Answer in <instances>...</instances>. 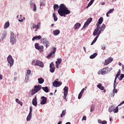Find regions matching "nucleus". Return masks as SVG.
Returning a JSON list of instances; mask_svg holds the SVG:
<instances>
[{
  "mask_svg": "<svg viewBox=\"0 0 124 124\" xmlns=\"http://www.w3.org/2000/svg\"><path fill=\"white\" fill-rule=\"evenodd\" d=\"M106 28V26H105V24H103L102 26L100 27H96V29L94 30L93 32V36H96L94 38L93 40L92 41V42L91 44V45H93V44L95 42H96V41L97 40V38L99 37V35H100V34L102 32H103L104 31V30H105V28Z\"/></svg>",
  "mask_w": 124,
  "mask_h": 124,
  "instance_id": "nucleus-1",
  "label": "nucleus"
},
{
  "mask_svg": "<svg viewBox=\"0 0 124 124\" xmlns=\"http://www.w3.org/2000/svg\"><path fill=\"white\" fill-rule=\"evenodd\" d=\"M58 13L62 17H66V15H69L71 12L64 4H61L58 10Z\"/></svg>",
  "mask_w": 124,
  "mask_h": 124,
  "instance_id": "nucleus-2",
  "label": "nucleus"
},
{
  "mask_svg": "<svg viewBox=\"0 0 124 124\" xmlns=\"http://www.w3.org/2000/svg\"><path fill=\"white\" fill-rule=\"evenodd\" d=\"M31 64L35 65V66H40V67H44V63L43 62L39 60H32Z\"/></svg>",
  "mask_w": 124,
  "mask_h": 124,
  "instance_id": "nucleus-3",
  "label": "nucleus"
},
{
  "mask_svg": "<svg viewBox=\"0 0 124 124\" xmlns=\"http://www.w3.org/2000/svg\"><path fill=\"white\" fill-rule=\"evenodd\" d=\"M108 69H109V67H105L103 69H101L98 72L97 74L98 75H106V74H108Z\"/></svg>",
  "mask_w": 124,
  "mask_h": 124,
  "instance_id": "nucleus-4",
  "label": "nucleus"
},
{
  "mask_svg": "<svg viewBox=\"0 0 124 124\" xmlns=\"http://www.w3.org/2000/svg\"><path fill=\"white\" fill-rule=\"evenodd\" d=\"M17 41V39L16 38V35L13 33V32H11V36H10V43H11L12 45H14L15 43H16Z\"/></svg>",
  "mask_w": 124,
  "mask_h": 124,
  "instance_id": "nucleus-5",
  "label": "nucleus"
},
{
  "mask_svg": "<svg viewBox=\"0 0 124 124\" xmlns=\"http://www.w3.org/2000/svg\"><path fill=\"white\" fill-rule=\"evenodd\" d=\"M108 112L111 113V112H113V113H118L119 112V107H116L115 108V105H112L108 108Z\"/></svg>",
  "mask_w": 124,
  "mask_h": 124,
  "instance_id": "nucleus-6",
  "label": "nucleus"
},
{
  "mask_svg": "<svg viewBox=\"0 0 124 124\" xmlns=\"http://www.w3.org/2000/svg\"><path fill=\"white\" fill-rule=\"evenodd\" d=\"M41 43L43 44L44 46H46V48H48L50 46V42H48V40L46 38H43L41 40Z\"/></svg>",
  "mask_w": 124,
  "mask_h": 124,
  "instance_id": "nucleus-7",
  "label": "nucleus"
},
{
  "mask_svg": "<svg viewBox=\"0 0 124 124\" xmlns=\"http://www.w3.org/2000/svg\"><path fill=\"white\" fill-rule=\"evenodd\" d=\"M7 61L10 64V67L11 68L13 66V64H14V59L12 58V56L9 55L7 58Z\"/></svg>",
  "mask_w": 124,
  "mask_h": 124,
  "instance_id": "nucleus-8",
  "label": "nucleus"
},
{
  "mask_svg": "<svg viewBox=\"0 0 124 124\" xmlns=\"http://www.w3.org/2000/svg\"><path fill=\"white\" fill-rule=\"evenodd\" d=\"M63 98L65 99V100H66V96H67V94H68V87L65 86L63 89Z\"/></svg>",
  "mask_w": 124,
  "mask_h": 124,
  "instance_id": "nucleus-9",
  "label": "nucleus"
},
{
  "mask_svg": "<svg viewBox=\"0 0 124 124\" xmlns=\"http://www.w3.org/2000/svg\"><path fill=\"white\" fill-rule=\"evenodd\" d=\"M62 81H57V80H55L53 82V86L55 87V88H57L58 87H60V86H62Z\"/></svg>",
  "mask_w": 124,
  "mask_h": 124,
  "instance_id": "nucleus-10",
  "label": "nucleus"
},
{
  "mask_svg": "<svg viewBox=\"0 0 124 124\" xmlns=\"http://www.w3.org/2000/svg\"><path fill=\"white\" fill-rule=\"evenodd\" d=\"M41 99H42V101L40 102V104H41V105H44L47 103V97L43 96L41 97Z\"/></svg>",
  "mask_w": 124,
  "mask_h": 124,
  "instance_id": "nucleus-11",
  "label": "nucleus"
},
{
  "mask_svg": "<svg viewBox=\"0 0 124 124\" xmlns=\"http://www.w3.org/2000/svg\"><path fill=\"white\" fill-rule=\"evenodd\" d=\"M113 62V58H112V57H109L105 60L104 65H107V64H109V63H110V62Z\"/></svg>",
  "mask_w": 124,
  "mask_h": 124,
  "instance_id": "nucleus-12",
  "label": "nucleus"
},
{
  "mask_svg": "<svg viewBox=\"0 0 124 124\" xmlns=\"http://www.w3.org/2000/svg\"><path fill=\"white\" fill-rule=\"evenodd\" d=\"M32 104L35 107H36L37 106V99L36 98V96L34 97V98L32 100Z\"/></svg>",
  "mask_w": 124,
  "mask_h": 124,
  "instance_id": "nucleus-13",
  "label": "nucleus"
},
{
  "mask_svg": "<svg viewBox=\"0 0 124 124\" xmlns=\"http://www.w3.org/2000/svg\"><path fill=\"white\" fill-rule=\"evenodd\" d=\"M97 87L99 90H101V91H104V93H106V90L104 89V87L102 86V84L101 83H99L97 85Z\"/></svg>",
  "mask_w": 124,
  "mask_h": 124,
  "instance_id": "nucleus-14",
  "label": "nucleus"
},
{
  "mask_svg": "<svg viewBox=\"0 0 124 124\" xmlns=\"http://www.w3.org/2000/svg\"><path fill=\"white\" fill-rule=\"evenodd\" d=\"M103 22V17H101L98 19V22L96 24V27H100V25L102 24Z\"/></svg>",
  "mask_w": 124,
  "mask_h": 124,
  "instance_id": "nucleus-15",
  "label": "nucleus"
},
{
  "mask_svg": "<svg viewBox=\"0 0 124 124\" xmlns=\"http://www.w3.org/2000/svg\"><path fill=\"white\" fill-rule=\"evenodd\" d=\"M41 38H42V37L41 36V35H39V36H34L32 38V41H34V40H39L40 39H41Z\"/></svg>",
  "mask_w": 124,
  "mask_h": 124,
  "instance_id": "nucleus-16",
  "label": "nucleus"
},
{
  "mask_svg": "<svg viewBox=\"0 0 124 124\" xmlns=\"http://www.w3.org/2000/svg\"><path fill=\"white\" fill-rule=\"evenodd\" d=\"M42 89V86L41 85H35L34 86V89L36 90L38 92H39L40 90Z\"/></svg>",
  "mask_w": 124,
  "mask_h": 124,
  "instance_id": "nucleus-17",
  "label": "nucleus"
},
{
  "mask_svg": "<svg viewBox=\"0 0 124 124\" xmlns=\"http://www.w3.org/2000/svg\"><path fill=\"white\" fill-rule=\"evenodd\" d=\"M32 116V114L29 113L26 118L27 122H30V121L31 120Z\"/></svg>",
  "mask_w": 124,
  "mask_h": 124,
  "instance_id": "nucleus-18",
  "label": "nucleus"
},
{
  "mask_svg": "<svg viewBox=\"0 0 124 124\" xmlns=\"http://www.w3.org/2000/svg\"><path fill=\"white\" fill-rule=\"evenodd\" d=\"M7 35V32L6 31H4L1 35V39H2V40H3V39H5Z\"/></svg>",
  "mask_w": 124,
  "mask_h": 124,
  "instance_id": "nucleus-19",
  "label": "nucleus"
},
{
  "mask_svg": "<svg viewBox=\"0 0 124 124\" xmlns=\"http://www.w3.org/2000/svg\"><path fill=\"white\" fill-rule=\"evenodd\" d=\"M53 31V34L55 36L59 35V33H60L61 32V31H60V30H54Z\"/></svg>",
  "mask_w": 124,
  "mask_h": 124,
  "instance_id": "nucleus-20",
  "label": "nucleus"
},
{
  "mask_svg": "<svg viewBox=\"0 0 124 124\" xmlns=\"http://www.w3.org/2000/svg\"><path fill=\"white\" fill-rule=\"evenodd\" d=\"M42 89L43 90V91H44V92H45V93H49V88H48V87L46 86V87H42Z\"/></svg>",
  "mask_w": 124,
  "mask_h": 124,
  "instance_id": "nucleus-21",
  "label": "nucleus"
},
{
  "mask_svg": "<svg viewBox=\"0 0 124 124\" xmlns=\"http://www.w3.org/2000/svg\"><path fill=\"white\" fill-rule=\"evenodd\" d=\"M39 26H40V22L38 23L37 25L33 24L32 27L33 29H39Z\"/></svg>",
  "mask_w": 124,
  "mask_h": 124,
  "instance_id": "nucleus-22",
  "label": "nucleus"
},
{
  "mask_svg": "<svg viewBox=\"0 0 124 124\" xmlns=\"http://www.w3.org/2000/svg\"><path fill=\"white\" fill-rule=\"evenodd\" d=\"M80 27H81V24H80L79 23H77L75 24L74 25V29L78 30V29H79V28H80Z\"/></svg>",
  "mask_w": 124,
  "mask_h": 124,
  "instance_id": "nucleus-23",
  "label": "nucleus"
},
{
  "mask_svg": "<svg viewBox=\"0 0 124 124\" xmlns=\"http://www.w3.org/2000/svg\"><path fill=\"white\" fill-rule=\"evenodd\" d=\"M121 74V69H119L118 72H117V74H116L114 81H117V79H118V78L120 76Z\"/></svg>",
  "mask_w": 124,
  "mask_h": 124,
  "instance_id": "nucleus-24",
  "label": "nucleus"
},
{
  "mask_svg": "<svg viewBox=\"0 0 124 124\" xmlns=\"http://www.w3.org/2000/svg\"><path fill=\"white\" fill-rule=\"evenodd\" d=\"M44 49V46H39V47H38V49L37 50H38L39 52H43V50Z\"/></svg>",
  "mask_w": 124,
  "mask_h": 124,
  "instance_id": "nucleus-25",
  "label": "nucleus"
},
{
  "mask_svg": "<svg viewBox=\"0 0 124 124\" xmlns=\"http://www.w3.org/2000/svg\"><path fill=\"white\" fill-rule=\"evenodd\" d=\"M38 81L39 84H43V83H44V79L42 78H38Z\"/></svg>",
  "mask_w": 124,
  "mask_h": 124,
  "instance_id": "nucleus-26",
  "label": "nucleus"
},
{
  "mask_svg": "<svg viewBox=\"0 0 124 124\" xmlns=\"http://www.w3.org/2000/svg\"><path fill=\"white\" fill-rule=\"evenodd\" d=\"M37 93H38V92L35 89H33L31 90V95L32 96V95H34Z\"/></svg>",
  "mask_w": 124,
  "mask_h": 124,
  "instance_id": "nucleus-27",
  "label": "nucleus"
},
{
  "mask_svg": "<svg viewBox=\"0 0 124 124\" xmlns=\"http://www.w3.org/2000/svg\"><path fill=\"white\" fill-rule=\"evenodd\" d=\"M9 26H10V23H9V22H6L4 24V29H7L9 27Z\"/></svg>",
  "mask_w": 124,
  "mask_h": 124,
  "instance_id": "nucleus-28",
  "label": "nucleus"
},
{
  "mask_svg": "<svg viewBox=\"0 0 124 124\" xmlns=\"http://www.w3.org/2000/svg\"><path fill=\"white\" fill-rule=\"evenodd\" d=\"M30 79V76L28 75H25V78L24 80L25 83H28V81Z\"/></svg>",
  "mask_w": 124,
  "mask_h": 124,
  "instance_id": "nucleus-29",
  "label": "nucleus"
},
{
  "mask_svg": "<svg viewBox=\"0 0 124 124\" xmlns=\"http://www.w3.org/2000/svg\"><path fill=\"white\" fill-rule=\"evenodd\" d=\"M112 92L113 93L111 96L112 97H114V96H115V93H118V90L116 88H113Z\"/></svg>",
  "mask_w": 124,
  "mask_h": 124,
  "instance_id": "nucleus-30",
  "label": "nucleus"
},
{
  "mask_svg": "<svg viewBox=\"0 0 124 124\" xmlns=\"http://www.w3.org/2000/svg\"><path fill=\"white\" fill-rule=\"evenodd\" d=\"M62 58H58L57 61H56L55 63H58L59 64H61L62 63Z\"/></svg>",
  "mask_w": 124,
  "mask_h": 124,
  "instance_id": "nucleus-31",
  "label": "nucleus"
},
{
  "mask_svg": "<svg viewBox=\"0 0 124 124\" xmlns=\"http://www.w3.org/2000/svg\"><path fill=\"white\" fill-rule=\"evenodd\" d=\"M52 16L53 17L54 21L55 22H57V21H58V17L56 16V13H53L52 14Z\"/></svg>",
  "mask_w": 124,
  "mask_h": 124,
  "instance_id": "nucleus-32",
  "label": "nucleus"
},
{
  "mask_svg": "<svg viewBox=\"0 0 124 124\" xmlns=\"http://www.w3.org/2000/svg\"><path fill=\"white\" fill-rule=\"evenodd\" d=\"M16 103H18V104H19L20 105H21V106H23V103L20 101L19 99L18 98L16 99Z\"/></svg>",
  "mask_w": 124,
  "mask_h": 124,
  "instance_id": "nucleus-33",
  "label": "nucleus"
},
{
  "mask_svg": "<svg viewBox=\"0 0 124 124\" xmlns=\"http://www.w3.org/2000/svg\"><path fill=\"white\" fill-rule=\"evenodd\" d=\"M96 56H97V53H94L90 56V59H94V58H95V57H96Z\"/></svg>",
  "mask_w": 124,
  "mask_h": 124,
  "instance_id": "nucleus-34",
  "label": "nucleus"
},
{
  "mask_svg": "<svg viewBox=\"0 0 124 124\" xmlns=\"http://www.w3.org/2000/svg\"><path fill=\"white\" fill-rule=\"evenodd\" d=\"M66 113V110H63L62 111V113L61 114V118H62L63 116H65V114Z\"/></svg>",
  "mask_w": 124,
  "mask_h": 124,
  "instance_id": "nucleus-35",
  "label": "nucleus"
},
{
  "mask_svg": "<svg viewBox=\"0 0 124 124\" xmlns=\"http://www.w3.org/2000/svg\"><path fill=\"white\" fill-rule=\"evenodd\" d=\"M89 24L87 22H85L82 28V30H83V29H86V28H88V26H89Z\"/></svg>",
  "mask_w": 124,
  "mask_h": 124,
  "instance_id": "nucleus-36",
  "label": "nucleus"
},
{
  "mask_svg": "<svg viewBox=\"0 0 124 124\" xmlns=\"http://www.w3.org/2000/svg\"><path fill=\"white\" fill-rule=\"evenodd\" d=\"M92 21H93V18L90 17L89 18H88L87 20V21L86 22H87L90 25V24L91 23Z\"/></svg>",
  "mask_w": 124,
  "mask_h": 124,
  "instance_id": "nucleus-37",
  "label": "nucleus"
},
{
  "mask_svg": "<svg viewBox=\"0 0 124 124\" xmlns=\"http://www.w3.org/2000/svg\"><path fill=\"white\" fill-rule=\"evenodd\" d=\"M124 74H121L119 78H118V79L119 80V81H122V80H123V79H124Z\"/></svg>",
  "mask_w": 124,
  "mask_h": 124,
  "instance_id": "nucleus-38",
  "label": "nucleus"
},
{
  "mask_svg": "<svg viewBox=\"0 0 124 124\" xmlns=\"http://www.w3.org/2000/svg\"><path fill=\"white\" fill-rule=\"evenodd\" d=\"M55 69H56V67H53L52 68H50V71L51 73H54L55 72Z\"/></svg>",
  "mask_w": 124,
  "mask_h": 124,
  "instance_id": "nucleus-39",
  "label": "nucleus"
},
{
  "mask_svg": "<svg viewBox=\"0 0 124 124\" xmlns=\"http://www.w3.org/2000/svg\"><path fill=\"white\" fill-rule=\"evenodd\" d=\"M118 83L117 82V81L114 80L113 83V89H116L117 85H118Z\"/></svg>",
  "mask_w": 124,
  "mask_h": 124,
  "instance_id": "nucleus-40",
  "label": "nucleus"
},
{
  "mask_svg": "<svg viewBox=\"0 0 124 124\" xmlns=\"http://www.w3.org/2000/svg\"><path fill=\"white\" fill-rule=\"evenodd\" d=\"M53 8H54V11H55L56 9H58V8H59V5L57 4H55L53 6Z\"/></svg>",
  "mask_w": 124,
  "mask_h": 124,
  "instance_id": "nucleus-41",
  "label": "nucleus"
},
{
  "mask_svg": "<svg viewBox=\"0 0 124 124\" xmlns=\"http://www.w3.org/2000/svg\"><path fill=\"white\" fill-rule=\"evenodd\" d=\"M90 112H93V110H94V105H92L90 107Z\"/></svg>",
  "mask_w": 124,
  "mask_h": 124,
  "instance_id": "nucleus-42",
  "label": "nucleus"
},
{
  "mask_svg": "<svg viewBox=\"0 0 124 124\" xmlns=\"http://www.w3.org/2000/svg\"><path fill=\"white\" fill-rule=\"evenodd\" d=\"M56 51H57V48L53 47V50L51 51L50 53H51L52 54H55V53H56Z\"/></svg>",
  "mask_w": 124,
  "mask_h": 124,
  "instance_id": "nucleus-43",
  "label": "nucleus"
},
{
  "mask_svg": "<svg viewBox=\"0 0 124 124\" xmlns=\"http://www.w3.org/2000/svg\"><path fill=\"white\" fill-rule=\"evenodd\" d=\"M31 70H27V72H26V75H31Z\"/></svg>",
  "mask_w": 124,
  "mask_h": 124,
  "instance_id": "nucleus-44",
  "label": "nucleus"
},
{
  "mask_svg": "<svg viewBox=\"0 0 124 124\" xmlns=\"http://www.w3.org/2000/svg\"><path fill=\"white\" fill-rule=\"evenodd\" d=\"M53 67H55V65L53 62H51L49 64V68H52Z\"/></svg>",
  "mask_w": 124,
  "mask_h": 124,
  "instance_id": "nucleus-45",
  "label": "nucleus"
},
{
  "mask_svg": "<svg viewBox=\"0 0 124 124\" xmlns=\"http://www.w3.org/2000/svg\"><path fill=\"white\" fill-rule=\"evenodd\" d=\"M33 11H34V12H36V5L35 4H33Z\"/></svg>",
  "mask_w": 124,
  "mask_h": 124,
  "instance_id": "nucleus-46",
  "label": "nucleus"
},
{
  "mask_svg": "<svg viewBox=\"0 0 124 124\" xmlns=\"http://www.w3.org/2000/svg\"><path fill=\"white\" fill-rule=\"evenodd\" d=\"M34 47H35V49H36L37 50L38 47H39V45L38 44V43H36L34 45Z\"/></svg>",
  "mask_w": 124,
  "mask_h": 124,
  "instance_id": "nucleus-47",
  "label": "nucleus"
},
{
  "mask_svg": "<svg viewBox=\"0 0 124 124\" xmlns=\"http://www.w3.org/2000/svg\"><path fill=\"white\" fill-rule=\"evenodd\" d=\"M113 11H114V8L111 9L108 11V14H111Z\"/></svg>",
  "mask_w": 124,
  "mask_h": 124,
  "instance_id": "nucleus-48",
  "label": "nucleus"
},
{
  "mask_svg": "<svg viewBox=\"0 0 124 124\" xmlns=\"http://www.w3.org/2000/svg\"><path fill=\"white\" fill-rule=\"evenodd\" d=\"M83 95V94L82 93H80L78 94V99H81V97H82Z\"/></svg>",
  "mask_w": 124,
  "mask_h": 124,
  "instance_id": "nucleus-49",
  "label": "nucleus"
},
{
  "mask_svg": "<svg viewBox=\"0 0 124 124\" xmlns=\"http://www.w3.org/2000/svg\"><path fill=\"white\" fill-rule=\"evenodd\" d=\"M31 112H32V106H30V112H29V114H32L31 113Z\"/></svg>",
  "mask_w": 124,
  "mask_h": 124,
  "instance_id": "nucleus-50",
  "label": "nucleus"
},
{
  "mask_svg": "<svg viewBox=\"0 0 124 124\" xmlns=\"http://www.w3.org/2000/svg\"><path fill=\"white\" fill-rule=\"evenodd\" d=\"M52 55H53L51 52L47 56V59H50L51 57H52Z\"/></svg>",
  "mask_w": 124,
  "mask_h": 124,
  "instance_id": "nucleus-51",
  "label": "nucleus"
},
{
  "mask_svg": "<svg viewBox=\"0 0 124 124\" xmlns=\"http://www.w3.org/2000/svg\"><path fill=\"white\" fill-rule=\"evenodd\" d=\"M101 49H102V50H105V49H106L105 45H103L101 46Z\"/></svg>",
  "mask_w": 124,
  "mask_h": 124,
  "instance_id": "nucleus-52",
  "label": "nucleus"
},
{
  "mask_svg": "<svg viewBox=\"0 0 124 124\" xmlns=\"http://www.w3.org/2000/svg\"><path fill=\"white\" fill-rule=\"evenodd\" d=\"M86 120H87V117L86 116H83L82 121H86Z\"/></svg>",
  "mask_w": 124,
  "mask_h": 124,
  "instance_id": "nucleus-53",
  "label": "nucleus"
},
{
  "mask_svg": "<svg viewBox=\"0 0 124 124\" xmlns=\"http://www.w3.org/2000/svg\"><path fill=\"white\" fill-rule=\"evenodd\" d=\"M33 3L32 2V1H30V6L31 7H32L33 6Z\"/></svg>",
  "mask_w": 124,
  "mask_h": 124,
  "instance_id": "nucleus-54",
  "label": "nucleus"
},
{
  "mask_svg": "<svg viewBox=\"0 0 124 124\" xmlns=\"http://www.w3.org/2000/svg\"><path fill=\"white\" fill-rule=\"evenodd\" d=\"M45 3H44V2H40V6H44L45 5Z\"/></svg>",
  "mask_w": 124,
  "mask_h": 124,
  "instance_id": "nucleus-55",
  "label": "nucleus"
},
{
  "mask_svg": "<svg viewBox=\"0 0 124 124\" xmlns=\"http://www.w3.org/2000/svg\"><path fill=\"white\" fill-rule=\"evenodd\" d=\"M113 68H108V73H109V72H110V71H112Z\"/></svg>",
  "mask_w": 124,
  "mask_h": 124,
  "instance_id": "nucleus-56",
  "label": "nucleus"
},
{
  "mask_svg": "<svg viewBox=\"0 0 124 124\" xmlns=\"http://www.w3.org/2000/svg\"><path fill=\"white\" fill-rule=\"evenodd\" d=\"M102 124H107V121H102Z\"/></svg>",
  "mask_w": 124,
  "mask_h": 124,
  "instance_id": "nucleus-57",
  "label": "nucleus"
},
{
  "mask_svg": "<svg viewBox=\"0 0 124 124\" xmlns=\"http://www.w3.org/2000/svg\"><path fill=\"white\" fill-rule=\"evenodd\" d=\"M60 64H58L57 63H55V66L56 67V68H59V65Z\"/></svg>",
  "mask_w": 124,
  "mask_h": 124,
  "instance_id": "nucleus-58",
  "label": "nucleus"
},
{
  "mask_svg": "<svg viewBox=\"0 0 124 124\" xmlns=\"http://www.w3.org/2000/svg\"><path fill=\"white\" fill-rule=\"evenodd\" d=\"M98 124H102V121L100 119H98Z\"/></svg>",
  "mask_w": 124,
  "mask_h": 124,
  "instance_id": "nucleus-59",
  "label": "nucleus"
},
{
  "mask_svg": "<svg viewBox=\"0 0 124 124\" xmlns=\"http://www.w3.org/2000/svg\"><path fill=\"white\" fill-rule=\"evenodd\" d=\"M123 104H124V101H122L118 106H121L122 105H123Z\"/></svg>",
  "mask_w": 124,
  "mask_h": 124,
  "instance_id": "nucleus-60",
  "label": "nucleus"
},
{
  "mask_svg": "<svg viewBox=\"0 0 124 124\" xmlns=\"http://www.w3.org/2000/svg\"><path fill=\"white\" fill-rule=\"evenodd\" d=\"M87 86H85L84 88H83L82 90H83V92H85V91H86V90H87Z\"/></svg>",
  "mask_w": 124,
  "mask_h": 124,
  "instance_id": "nucleus-61",
  "label": "nucleus"
},
{
  "mask_svg": "<svg viewBox=\"0 0 124 124\" xmlns=\"http://www.w3.org/2000/svg\"><path fill=\"white\" fill-rule=\"evenodd\" d=\"M122 71L124 72V65H122Z\"/></svg>",
  "mask_w": 124,
  "mask_h": 124,
  "instance_id": "nucleus-62",
  "label": "nucleus"
},
{
  "mask_svg": "<svg viewBox=\"0 0 124 124\" xmlns=\"http://www.w3.org/2000/svg\"><path fill=\"white\" fill-rule=\"evenodd\" d=\"M24 21V20H23V19H18V22H23Z\"/></svg>",
  "mask_w": 124,
  "mask_h": 124,
  "instance_id": "nucleus-63",
  "label": "nucleus"
},
{
  "mask_svg": "<svg viewBox=\"0 0 124 124\" xmlns=\"http://www.w3.org/2000/svg\"><path fill=\"white\" fill-rule=\"evenodd\" d=\"M62 124V121H61L59 122L57 124Z\"/></svg>",
  "mask_w": 124,
  "mask_h": 124,
  "instance_id": "nucleus-64",
  "label": "nucleus"
}]
</instances>
